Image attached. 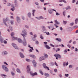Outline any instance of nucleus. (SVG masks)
Returning a JSON list of instances; mask_svg holds the SVG:
<instances>
[{
  "label": "nucleus",
  "instance_id": "36",
  "mask_svg": "<svg viewBox=\"0 0 78 78\" xmlns=\"http://www.w3.org/2000/svg\"><path fill=\"white\" fill-rule=\"evenodd\" d=\"M40 38L42 39H44V37H43L42 35H40Z\"/></svg>",
  "mask_w": 78,
  "mask_h": 78
},
{
  "label": "nucleus",
  "instance_id": "9",
  "mask_svg": "<svg viewBox=\"0 0 78 78\" xmlns=\"http://www.w3.org/2000/svg\"><path fill=\"white\" fill-rule=\"evenodd\" d=\"M4 20V24L6 26V27H8V25L6 24V22H8V19H6L5 20L4 19H3Z\"/></svg>",
  "mask_w": 78,
  "mask_h": 78
},
{
  "label": "nucleus",
  "instance_id": "57",
  "mask_svg": "<svg viewBox=\"0 0 78 78\" xmlns=\"http://www.w3.org/2000/svg\"><path fill=\"white\" fill-rule=\"evenodd\" d=\"M58 76H59L60 77V78H61V77H62V75L61 74H59L58 75Z\"/></svg>",
  "mask_w": 78,
  "mask_h": 78
},
{
  "label": "nucleus",
  "instance_id": "12",
  "mask_svg": "<svg viewBox=\"0 0 78 78\" xmlns=\"http://www.w3.org/2000/svg\"><path fill=\"white\" fill-rule=\"evenodd\" d=\"M17 20L18 23H20V19L19 17H17L16 18Z\"/></svg>",
  "mask_w": 78,
  "mask_h": 78
},
{
  "label": "nucleus",
  "instance_id": "62",
  "mask_svg": "<svg viewBox=\"0 0 78 78\" xmlns=\"http://www.w3.org/2000/svg\"><path fill=\"white\" fill-rule=\"evenodd\" d=\"M74 28H78V26H76L74 27Z\"/></svg>",
  "mask_w": 78,
  "mask_h": 78
},
{
  "label": "nucleus",
  "instance_id": "7",
  "mask_svg": "<svg viewBox=\"0 0 78 78\" xmlns=\"http://www.w3.org/2000/svg\"><path fill=\"white\" fill-rule=\"evenodd\" d=\"M30 75H32V76H34V75H37V73H33L31 72H30Z\"/></svg>",
  "mask_w": 78,
  "mask_h": 78
},
{
  "label": "nucleus",
  "instance_id": "8",
  "mask_svg": "<svg viewBox=\"0 0 78 78\" xmlns=\"http://www.w3.org/2000/svg\"><path fill=\"white\" fill-rule=\"evenodd\" d=\"M32 63L34 64V67H36V64H37V63H36V62L35 60H33V61H32Z\"/></svg>",
  "mask_w": 78,
  "mask_h": 78
},
{
  "label": "nucleus",
  "instance_id": "14",
  "mask_svg": "<svg viewBox=\"0 0 78 78\" xmlns=\"http://www.w3.org/2000/svg\"><path fill=\"white\" fill-rule=\"evenodd\" d=\"M45 46L47 49H50V48H50V47H49L48 45L47 44H45Z\"/></svg>",
  "mask_w": 78,
  "mask_h": 78
},
{
  "label": "nucleus",
  "instance_id": "31",
  "mask_svg": "<svg viewBox=\"0 0 78 78\" xmlns=\"http://www.w3.org/2000/svg\"><path fill=\"white\" fill-rule=\"evenodd\" d=\"M10 23L11 25H13L14 24V21L12 20L10 21Z\"/></svg>",
  "mask_w": 78,
  "mask_h": 78
},
{
  "label": "nucleus",
  "instance_id": "18",
  "mask_svg": "<svg viewBox=\"0 0 78 78\" xmlns=\"http://www.w3.org/2000/svg\"><path fill=\"white\" fill-rule=\"evenodd\" d=\"M0 40L1 42H3V38L2 37V36H0Z\"/></svg>",
  "mask_w": 78,
  "mask_h": 78
},
{
  "label": "nucleus",
  "instance_id": "38",
  "mask_svg": "<svg viewBox=\"0 0 78 78\" xmlns=\"http://www.w3.org/2000/svg\"><path fill=\"white\" fill-rule=\"evenodd\" d=\"M74 24V23H71L70 24V25L71 26H73V24Z\"/></svg>",
  "mask_w": 78,
  "mask_h": 78
},
{
  "label": "nucleus",
  "instance_id": "58",
  "mask_svg": "<svg viewBox=\"0 0 78 78\" xmlns=\"http://www.w3.org/2000/svg\"><path fill=\"white\" fill-rule=\"evenodd\" d=\"M75 0H73L72 3H75Z\"/></svg>",
  "mask_w": 78,
  "mask_h": 78
},
{
  "label": "nucleus",
  "instance_id": "41",
  "mask_svg": "<svg viewBox=\"0 0 78 78\" xmlns=\"http://www.w3.org/2000/svg\"><path fill=\"white\" fill-rule=\"evenodd\" d=\"M4 44H7V41H4Z\"/></svg>",
  "mask_w": 78,
  "mask_h": 78
},
{
  "label": "nucleus",
  "instance_id": "64",
  "mask_svg": "<svg viewBox=\"0 0 78 78\" xmlns=\"http://www.w3.org/2000/svg\"><path fill=\"white\" fill-rule=\"evenodd\" d=\"M78 33V30H76V33Z\"/></svg>",
  "mask_w": 78,
  "mask_h": 78
},
{
  "label": "nucleus",
  "instance_id": "20",
  "mask_svg": "<svg viewBox=\"0 0 78 78\" xmlns=\"http://www.w3.org/2000/svg\"><path fill=\"white\" fill-rule=\"evenodd\" d=\"M44 56L45 59V58H48V55L47 54H44Z\"/></svg>",
  "mask_w": 78,
  "mask_h": 78
},
{
  "label": "nucleus",
  "instance_id": "17",
  "mask_svg": "<svg viewBox=\"0 0 78 78\" xmlns=\"http://www.w3.org/2000/svg\"><path fill=\"white\" fill-rule=\"evenodd\" d=\"M48 12L49 14H52V13L53 12L52 9H49L48 10Z\"/></svg>",
  "mask_w": 78,
  "mask_h": 78
},
{
  "label": "nucleus",
  "instance_id": "43",
  "mask_svg": "<svg viewBox=\"0 0 78 78\" xmlns=\"http://www.w3.org/2000/svg\"><path fill=\"white\" fill-rule=\"evenodd\" d=\"M50 45H51V47H55V46L53 45L52 44H50Z\"/></svg>",
  "mask_w": 78,
  "mask_h": 78
},
{
  "label": "nucleus",
  "instance_id": "15",
  "mask_svg": "<svg viewBox=\"0 0 78 78\" xmlns=\"http://www.w3.org/2000/svg\"><path fill=\"white\" fill-rule=\"evenodd\" d=\"M27 70L28 72L30 71V66H28L27 67Z\"/></svg>",
  "mask_w": 78,
  "mask_h": 78
},
{
  "label": "nucleus",
  "instance_id": "45",
  "mask_svg": "<svg viewBox=\"0 0 78 78\" xmlns=\"http://www.w3.org/2000/svg\"><path fill=\"white\" fill-rule=\"evenodd\" d=\"M63 21V23H65V24H66V23H67V21Z\"/></svg>",
  "mask_w": 78,
  "mask_h": 78
},
{
  "label": "nucleus",
  "instance_id": "1",
  "mask_svg": "<svg viewBox=\"0 0 78 78\" xmlns=\"http://www.w3.org/2000/svg\"><path fill=\"white\" fill-rule=\"evenodd\" d=\"M21 35L24 37V40L23 41V44L24 46H26V45H27V41H26L25 39V35L23 34H21Z\"/></svg>",
  "mask_w": 78,
  "mask_h": 78
},
{
  "label": "nucleus",
  "instance_id": "51",
  "mask_svg": "<svg viewBox=\"0 0 78 78\" xmlns=\"http://www.w3.org/2000/svg\"><path fill=\"white\" fill-rule=\"evenodd\" d=\"M54 72H55L56 73V72H57V69H54Z\"/></svg>",
  "mask_w": 78,
  "mask_h": 78
},
{
  "label": "nucleus",
  "instance_id": "13",
  "mask_svg": "<svg viewBox=\"0 0 78 78\" xmlns=\"http://www.w3.org/2000/svg\"><path fill=\"white\" fill-rule=\"evenodd\" d=\"M20 57H21L22 58H24V55H23V54L21 53H20Z\"/></svg>",
  "mask_w": 78,
  "mask_h": 78
},
{
  "label": "nucleus",
  "instance_id": "53",
  "mask_svg": "<svg viewBox=\"0 0 78 78\" xmlns=\"http://www.w3.org/2000/svg\"><path fill=\"white\" fill-rule=\"evenodd\" d=\"M9 28H10V30H11V31H12V27H10Z\"/></svg>",
  "mask_w": 78,
  "mask_h": 78
},
{
  "label": "nucleus",
  "instance_id": "37",
  "mask_svg": "<svg viewBox=\"0 0 78 78\" xmlns=\"http://www.w3.org/2000/svg\"><path fill=\"white\" fill-rule=\"evenodd\" d=\"M54 25L55 27H56V28L58 27V25H57V24L55 23L54 24Z\"/></svg>",
  "mask_w": 78,
  "mask_h": 78
},
{
  "label": "nucleus",
  "instance_id": "6",
  "mask_svg": "<svg viewBox=\"0 0 78 78\" xmlns=\"http://www.w3.org/2000/svg\"><path fill=\"white\" fill-rule=\"evenodd\" d=\"M12 45L13 46V47L15 48V49H18V47H17V46H16V44L14 43H12Z\"/></svg>",
  "mask_w": 78,
  "mask_h": 78
},
{
  "label": "nucleus",
  "instance_id": "59",
  "mask_svg": "<svg viewBox=\"0 0 78 78\" xmlns=\"http://www.w3.org/2000/svg\"><path fill=\"white\" fill-rule=\"evenodd\" d=\"M56 15H57V16H59V14L57 12H56Z\"/></svg>",
  "mask_w": 78,
  "mask_h": 78
},
{
  "label": "nucleus",
  "instance_id": "63",
  "mask_svg": "<svg viewBox=\"0 0 78 78\" xmlns=\"http://www.w3.org/2000/svg\"><path fill=\"white\" fill-rule=\"evenodd\" d=\"M73 44H76V41H74L73 43Z\"/></svg>",
  "mask_w": 78,
  "mask_h": 78
},
{
  "label": "nucleus",
  "instance_id": "35",
  "mask_svg": "<svg viewBox=\"0 0 78 78\" xmlns=\"http://www.w3.org/2000/svg\"><path fill=\"white\" fill-rule=\"evenodd\" d=\"M26 61H27V62H30L31 60H30L29 59H26Z\"/></svg>",
  "mask_w": 78,
  "mask_h": 78
},
{
  "label": "nucleus",
  "instance_id": "33",
  "mask_svg": "<svg viewBox=\"0 0 78 78\" xmlns=\"http://www.w3.org/2000/svg\"><path fill=\"white\" fill-rule=\"evenodd\" d=\"M77 22H78V19L77 18L75 20V23L76 24V23H77Z\"/></svg>",
  "mask_w": 78,
  "mask_h": 78
},
{
  "label": "nucleus",
  "instance_id": "28",
  "mask_svg": "<svg viewBox=\"0 0 78 78\" xmlns=\"http://www.w3.org/2000/svg\"><path fill=\"white\" fill-rule=\"evenodd\" d=\"M55 23H57L58 25H59L60 23H58V22L57 21V20H55Z\"/></svg>",
  "mask_w": 78,
  "mask_h": 78
},
{
  "label": "nucleus",
  "instance_id": "24",
  "mask_svg": "<svg viewBox=\"0 0 78 78\" xmlns=\"http://www.w3.org/2000/svg\"><path fill=\"white\" fill-rule=\"evenodd\" d=\"M44 75L45 76H48L50 75L49 74L47 73H45L44 74Z\"/></svg>",
  "mask_w": 78,
  "mask_h": 78
},
{
  "label": "nucleus",
  "instance_id": "11",
  "mask_svg": "<svg viewBox=\"0 0 78 78\" xmlns=\"http://www.w3.org/2000/svg\"><path fill=\"white\" fill-rule=\"evenodd\" d=\"M45 57H40V61H41L42 60H44V59H45Z\"/></svg>",
  "mask_w": 78,
  "mask_h": 78
},
{
  "label": "nucleus",
  "instance_id": "39",
  "mask_svg": "<svg viewBox=\"0 0 78 78\" xmlns=\"http://www.w3.org/2000/svg\"><path fill=\"white\" fill-rule=\"evenodd\" d=\"M45 33H46L47 35H50V33H49V32H45Z\"/></svg>",
  "mask_w": 78,
  "mask_h": 78
},
{
  "label": "nucleus",
  "instance_id": "50",
  "mask_svg": "<svg viewBox=\"0 0 78 78\" xmlns=\"http://www.w3.org/2000/svg\"><path fill=\"white\" fill-rule=\"evenodd\" d=\"M43 29H44V30H45V26L43 27Z\"/></svg>",
  "mask_w": 78,
  "mask_h": 78
},
{
  "label": "nucleus",
  "instance_id": "3",
  "mask_svg": "<svg viewBox=\"0 0 78 78\" xmlns=\"http://www.w3.org/2000/svg\"><path fill=\"white\" fill-rule=\"evenodd\" d=\"M2 67L3 69L5 71V72H8V68L7 67H6V66L5 65H3L2 66Z\"/></svg>",
  "mask_w": 78,
  "mask_h": 78
},
{
  "label": "nucleus",
  "instance_id": "26",
  "mask_svg": "<svg viewBox=\"0 0 78 78\" xmlns=\"http://www.w3.org/2000/svg\"><path fill=\"white\" fill-rule=\"evenodd\" d=\"M28 17H31V13H29L28 14Z\"/></svg>",
  "mask_w": 78,
  "mask_h": 78
},
{
  "label": "nucleus",
  "instance_id": "47",
  "mask_svg": "<svg viewBox=\"0 0 78 78\" xmlns=\"http://www.w3.org/2000/svg\"><path fill=\"white\" fill-rule=\"evenodd\" d=\"M67 46L68 47H69V48H70V47H71V46L70 45L68 44L67 45Z\"/></svg>",
  "mask_w": 78,
  "mask_h": 78
},
{
  "label": "nucleus",
  "instance_id": "16",
  "mask_svg": "<svg viewBox=\"0 0 78 78\" xmlns=\"http://www.w3.org/2000/svg\"><path fill=\"white\" fill-rule=\"evenodd\" d=\"M56 41H59V42H61V38H56Z\"/></svg>",
  "mask_w": 78,
  "mask_h": 78
},
{
  "label": "nucleus",
  "instance_id": "42",
  "mask_svg": "<svg viewBox=\"0 0 78 78\" xmlns=\"http://www.w3.org/2000/svg\"><path fill=\"white\" fill-rule=\"evenodd\" d=\"M64 52H65V53H66L67 52V49H66L64 51Z\"/></svg>",
  "mask_w": 78,
  "mask_h": 78
},
{
  "label": "nucleus",
  "instance_id": "21",
  "mask_svg": "<svg viewBox=\"0 0 78 78\" xmlns=\"http://www.w3.org/2000/svg\"><path fill=\"white\" fill-rule=\"evenodd\" d=\"M22 32L23 33L25 34V35H27V32H26L25 30H24Z\"/></svg>",
  "mask_w": 78,
  "mask_h": 78
},
{
  "label": "nucleus",
  "instance_id": "34",
  "mask_svg": "<svg viewBox=\"0 0 78 78\" xmlns=\"http://www.w3.org/2000/svg\"><path fill=\"white\" fill-rule=\"evenodd\" d=\"M3 55H6L7 54V52L6 51H5V52H3L2 53Z\"/></svg>",
  "mask_w": 78,
  "mask_h": 78
},
{
  "label": "nucleus",
  "instance_id": "22",
  "mask_svg": "<svg viewBox=\"0 0 78 78\" xmlns=\"http://www.w3.org/2000/svg\"><path fill=\"white\" fill-rule=\"evenodd\" d=\"M32 11H33V13H32L33 16H34V12H35V11H36V10H33Z\"/></svg>",
  "mask_w": 78,
  "mask_h": 78
},
{
  "label": "nucleus",
  "instance_id": "29",
  "mask_svg": "<svg viewBox=\"0 0 78 78\" xmlns=\"http://www.w3.org/2000/svg\"><path fill=\"white\" fill-rule=\"evenodd\" d=\"M28 47H29V48H31L32 50H34V49H33V47H31L30 45H29Z\"/></svg>",
  "mask_w": 78,
  "mask_h": 78
},
{
  "label": "nucleus",
  "instance_id": "56",
  "mask_svg": "<svg viewBox=\"0 0 78 78\" xmlns=\"http://www.w3.org/2000/svg\"><path fill=\"white\" fill-rule=\"evenodd\" d=\"M49 4H50L49 3H44V5L45 6V5H49Z\"/></svg>",
  "mask_w": 78,
  "mask_h": 78
},
{
  "label": "nucleus",
  "instance_id": "2",
  "mask_svg": "<svg viewBox=\"0 0 78 78\" xmlns=\"http://www.w3.org/2000/svg\"><path fill=\"white\" fill-rule=\"evenodd\" d=\"M54 56L55 57H56V59H58V58H61V56L59 54H55L54 55Z\"/></svg>",
  "mask_w": 78,
  "mask_h": 78
},
{
  "label": "nucleus",
  "instance_id": "27",
  "mask_svg": "<svg viewBox=\"0 0 78 78\" xmlns=\"http://www.w3.org/2000/svg\"><path fill=\"white\" fill-rule=\"evenodd\" d=\"M16 71L17 72H18V73H20V69H16Z\"/></svg>",
  "mask_w": 78,
  "mask_h": 78
},
{
  "label": "nucleus",
  "instance_id": "48",
  "mask_svg": "<svg viewBox=\"0 0 78 78\" xmlns=\"http://www.w3.org/2000/svg\"><path fill=\"white\" fill-rule=\"evenodd\" d=\"M11 74H12V75L13 76H14V75H15V74H14V73H12V72H11Z\"/></svg>",
  "mask_w": 78,
  "mask_h": 78
},
{
  "label": "nucleus",
  "instance_id": "5",
  "mask_svg": "<svg viewBox=\"0 0 78 78\" xmlns=\"http://www.w3.org/2000/svg\"><path fill=\"white\" fill-rule=\"evenodd\" d=\"M43 67L44 68V69H47L48 70H50V69H49V68H48V67L47 66H46V64H45V63H44L43 64Z\"/></svg>",
  "mask_w": 78,
  "mask_h": 78
},
{
  "label": "nucleus",
  "instance_id": "4",
  "mask_svg": "<svg viewBox=\"0 0 78 78\" xmlns=\"http://www.w3.org/2000/svg\"><path fill=\"white\" fill-rule=\"evenodd\" d=\"M11 36L12 37V39L13 40H17V37H14V33H12L11 34Z\"/></svg>",
  "mask_w": 78,
  "mask_h": 78
},
{
  "label": "nucleus",
  "instance_id": "54",
  "mask_svg": "<svg viewBox=\"0 0 78 78\" xmlns=\"http://www.w3.org/2000/svg\"><path fill=\"white\" fill-rule=\"evenodd\" d=\"M65 75L66 76V77H68V76H69V75L65 74Z\"/></svg>",
  "mask_w": 78,
  "mask_h": 78
},
{
  "label": "nucleus",
  "instance_id": "10",
  "mask_svg": "<svg viewBox=\"0 0 78 78\" xmlns=\"http://www.w3.org/2000/svg\"><path fill=\"white\" fill-rule=\"evenodd\" d=\"M29 56L31 57V58H34V59H35L36 58V56L33 55H30Z\"/></svg>",
  "mask_w": 78,
  "mask_h": 78
},
{
  "label": "nucleus",
  "instance_id": "19",
  "mask_svg": "<svg viewBox=\"0 0 78 78\" xmlns=\"http://www.w3.org/2000/svg\"><path fill=\"white\" fill-rule=\"evenodd\" d=\"M68 64H69L68 62H67L66 63V62H64L63 64V66H66H66H67Z\"/></svg>",
  "mask_w": 78,
  "mask_h": 78
},
{
  "label": "nucleus",
  "instance_id": "46",
  "mask_svg": "<svg viewBox=\"0 0 78 78\" xmlns=\"http://www.w3.org/2000/svg\"><path fill=\"white\" fill-rule=\"evenodd\" d=\"M15 5H17V1L15 0Z\"/></svg>",
  "mask_w": 78,
  "mask_h": 78
},
{
  "label": "nucleus",
  "instance_id": "61",
  "mask_svg": "<svg viewBox=\"0 0 78 78\" xmlns=\"http://www.w3.org/2000/svg\"><path fill=\"white\" fill-rule=\"evenodd\" d=\"M60 30H61V31L62 30V27H60Z\"/></svg>",
  "mask_w": 78,
  "mask_h": 78
},
{
  "label": "nucleus",
  "instance_id": "32",
  "mask_svg": "<svg viewBox=\"0 0 78 78\" xmlns=\"http://www.w3.org/2000/svg\"><path fill=\"white\" fill-rule=\"evenodd\" d=\"M39 72L40 73L41 75H43V72H42V71L41 70H40Z\"/></svg>",
  "mask_w": 78,
  "mask_h": 78
},
{
  "label": "nucleus",
  "instance_id": "25",
  "mask_svg": "<svg viewBox=\"0 0 78 78\" xmlns=\"http://www.w3.org/2000/svg\"><path fill=\"white\" fill-rule=\"evenodd\" d=\"M70 9V7L69 6H67V7L66 8V10H67L68 9Z\"/></svg>",
  "mask_w": 78,
  "mask_h": 78
},
{
  "label": "nucleus",
  "instance_id": "60",
  "mask_svg": "<svg viewBox=\"0 0 78 78\" xmlns=\"http://www.w3.org/2000/svg\"><path fill=\"white\" fill-rule=\"evenodd\" d=\"M75 51H78V49L77 48H76L75 49Z\"/></svg>",
  "mask_w": 78,
  "mask_h": 78
},
{
  "label": "nucleus",
  "instance_id": "23",
  "mask_svg": "<svg viewBox=\"0 0 78 78\" xmlns=\"http://www.w3.org/2000/svg\"><path fill=\"white\" fill-rule=\"evenodd\" d=\"M18 41L19 42H20V43H21L22 42V40H21L19 38L18 39Z\"/></svg>",
  "mask_w": 78,
  "mask_h": 78
},
{
  "label": "nucleus",
  "instance_id": "49",
  "mask_svg": "<svg viewBox=\"0 0 78 78\" xmlns=\"http://www.w3.org/2000/svg\"><path fill=\"white\" fill-rule=\"evenodd\" d=\"M1 76H6V75H5V74H2L1 75Z\"/></svg>",
  "mask_w": 78,
  "mask_h": 78
},
{
  "label": "nucleus",
  "instance_id": "55",
  "mask_svg": "<svg viewBox=\"0 0 78 78\" xmlns=\"http://www.w3.org/2000/svg\"><path fill=\"white\" fill-rule=\"evenodd\" d=\"M60 50V49L59 48L57 49V50H56V51L57 52L58 51H59Z\"/></svg>",
  "mask_w": 78,
  "mask_h": 78
},
{
  "label": "nucleus",
  "instance_id": "44",
  "mask_svg": "<svg viewBox=\"0 0 78 78\" xmlns=\"http://www.w3.org/2000/svg\"><path fill=\"white\" fill-rule=\"evenodd\" d=\"M40 19H44V18H43L42 16H41L40 17Z\"/></svg>",
  "mask_w": 78,
  "mask_h": 78
},
{
  "label": "nucleus",
  "instance_id": "40",
  "mask_svg": "<svg viewBox=\"0 0 78 78\" xmlns=\"http://www.w3.org/2000/svg\"><path fill=\"white\" fill-rule=\"evenodd\" d=\"M55 64L56 66H57V67L58 66V64H57V63H56V62H55Z\"/></svg>",
  "mask_w": 78,
  "mask_h": 78
},
{
  "label": "nucleus",
  "instance_id": "52",
  "mask_svg": "<svg viewBox=\"0 0 78 78\" xmlns=\"http://www.w3.org/2000/svg\"><path fill=\"white\" fill-rule=\"evenodd\" d=\"M69 68H72V66L71 65H70L69 66Z\"/></svg>",
  "mask_w": 78,
  "mask_h": 78
},
{
  "label": "nucleus",
  "instance_id": "30",
  "mask_svg": "<svg viewBox=\"0 0 78 78\" xmlns=\"http://www.w3.org/2000/svg\"><path fill=\"white\" fill-rule=\"evenodd\" d=\"M65 14H66V11H64L63 12V14L64 16H66Z\"/></svg>",
  "mask_w": 78,
  "mask_h": 78
}]
</instances>
